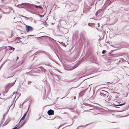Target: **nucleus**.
<instances>
[{"label":"nucleus","mask_w":129,"mask_h":129,"mask_svg":"<svg viewBox=\"0 0 129 129\" xmlns=\"http://www.w3.org/2000/svg\"><path fill=\"white\" fill-rule=\"evenodd\" d=\"M10 12H7L6 13H5L6 14H8L10 13Z\"/></svg>","instance_id":"4be33fe9"},{"label":"nucleus","mask_w":129,"mask_h":129,"mask_svg":"<svg viewBox=\"0 0 129 129\" xmlns=\"http://www.w3.org/2000/svg\"><path fill=\"white\" fill-rule=\"evenodd\" d=\"M125 104V103H124L123 104L117 105H117V106H122V105H124Z\"/></svg>","instance_id":"9b49d317"},{"label":"nucleus","mask_w":129,"mask_h":129,"mask_svg":"<svg viewBox=\"0 0 129 129\" xmlns=\"http://www.w3.org/2000/svg\"><path fill=\"white\" fill-rule=\"evenodd\" d=\"M46 37H48V36H46Z\"/></svg>","instance_id":"f704fd0d"},{"label":"nucleus","mask_w":129,"mask_h":129,"mask_svg":"<svg viewBox=\"0 0 129 129\" xmlns=\"http://www.w3.org/2000/svg\"><path fill=\"white\" fill-rule=\"evenodd\" d=\"M8 123H6V122L5 123H4V124H5V125H6V124H7Z\"/></svg>","instance_id":"5701e85b"},{"label":"nucleus","mask_w":129,"mask_h":129,"mask_svg":"<svg viewBox=\"0 0 129 129\" xmlns=\"http://www.w3.org/2000/svg\"><path fill=\"white\" fill-rule=\"evenodd\" d=\"M116 61L119 63H121L123 61H124V60L123 59L120 58L119 59L116 60Z\"/></svg>","instance_id":"20e7f679"},{"label":"nucleus","mask_w":129,"mask_h":129,"mask_svg":"<svg viewBox=\"0 0 129 129\" xmlns=\"http://www.w3.org/2000/svg\"><path fill=\"white\" fill-rule=\"evenodd\" d=\"M83 92H80L79 94V96H81L83 95Z\"/></svg>","instance_id":"1a4fd4ad"},{"label":"nucleus","mask_w":129,"mask_h":129,"mask_svg":"<svg viewBox=\"0 0 129 129\" xmlns=\"http://www.w3.org/2000/svg\"><path fill=\"white\" fill-rule=\"evenodd\" d=\"M47 113L48 115H52L54 114V112L53 110L50 109L48 111Z\"/></svg>","instance_id":"f03ea898"},{"label":"nucleus","mask_w":129,"mask_h":129,"mask_svg":"<svg viewBox=\"0 0 129 129\" xmlns=\"http://www.w3.org/2000/svg\"><path fill=\"white\" fill-rule=\"evenodd\" d=\"M108 3H109V5H110L111 3V2L109 1L108 2Z\"/></svg>","instance_id":"f3484780"},{"label":"nucleus","mask_w":129,"mask_h":129,"mask_svg":"<svg viewBox=\"0 0 129 129\" xmlns=\"http://www.w3.org/2000/svg\"><path fill=\"white\" fill-rule=\"evenodd\" d=\"M18 59V56H17V60Z\"/></svg>","instance_id":"bb28decb"},{"label":"nucleus","mask_w":129,"mask_h":129,"mask_svg":"<svg viewBox=\"0 0 129 129\" xmlns=\"http://www.w3.org/2000/svg\"><path fill=\"white\" fill-rule=\"evenodd\" d=\"M31 5H33V6H34V5H32V4H30Z\"/></svg>","instance_id":"7c9ffc66"},{"label":"nucleus","mask_w":129,"mask_h":129,"mask_svg":"<svg viewBox=\"0 0 129 129\" xmlns=\"http://www.w3.org/2000/svg\"><path fill=\"white\" fill-rule=\"evenodd\" d=\"M46 24V23L45 22H42L41 23V24L44 25H45Z\"/></svg>","instance_id":"4468645a"},{"label":"nucleus","mask_w":129,"mask_h":129,"mask_svg":"<svg viewBox=\"0 0 129 129\" xmlns=\"http://www.w3.org/2000/svg\"><path fill=\"white\" fill-rule=\"evenodd\" d=\"M39 15L40 16H41V17H43V16H42L41 15Z\"/></svg>","instance_id":"b1692460"},{"label":"nucleus","mask_w":129,"mask_h":129,"mask_svg":"<svg viewBox=\"0 0 129 129\" xmlns=\"http://www.w3.org/2000/svg\"><path fill=\"white\" fill-rule=\"evenodd\" d=\"M99 10H101V11L99 12V15H102L104 13L103 10L102 9H100Z\"/></svg>","instance_id":"0eeeda50"},{"label":"nucleus","mask_w":129,"mask_h":129,"mask_svg":"<svg viewBox=\"0 0 129 129\" xmlns=\"http://www.w3.org/2000/svg\"><path fill=\"white\" fill-rule=\"evenodd\" d=\"M32 35H29V36H32Z\"/></svg>","instance_id":"2f4dec72"},{"label":"nucleus","mask_w":129,"mask_h":129,"mask_svg":"<svg viewBox=\"0 0 129 129\" xmlns=\"http://www.w3.org/2000/svg\"><path fill=\"white\" fill-rule=\"evenodd\" d=\"M108 93L104 95L103 96L105 99L107 100H108L109 98L108 96Z\"/></svg>","instance_id":"423d86ee"},{"label":"nucleus","mask_w":129,"mask_h":129,"mask_svg":"<svg viewBox=\"0 0 129 129\" xmlns=\"http://www.w3.org/2000/svg\"><path fill=\"white\" fill-rule=\"evenodd\" d=\"M35 7L36 8H38V6H37L36 5H34Z\"/></svg>","instance_id":"412c9836"},{"label":"nucleus","mask_w":129,"mask_h":129,"mask_svg":"<svg viewBox=\"0 0 129 129\" xmlns=\"http://www.w3.org/2000/svg\"><path fill=\"white\" fill-rule=\"evenodd\" d=\"M88 24L89 26H92V23H89Z\"/></svg>","instance_id":"2eb2a0df"},{"label":"nucleus","mask_w":129,"mask_h":129,"mask_svg":"<svg viewBox=\"0 0 129 129\" xmlns=\"http://www.w3.org/2000/svg\"><path fill=\"white\" fill-rule=\"evenodd\" d=\"M9 49L10 50L13 49V51L15 49L14 48H13L12 47H10Z\"/></svg>","instance_id":"f8f14e48"},{"label":"nucleus","mask_w":129,"mask_h":129,"mask_svg":"<svg viewBox=\"0 0 129 129\" xmlns=\"http://www.w3.org/2000/svg\"><path fill=\"white\" fill-rule=\"evenodd\" d=\"M16 81L13 83V84H15V81Z\"/></svg>","instance_id":"c85d7f7f"},{"label":"nucleus","mask_w":129,"mask_h":129,"mask_svg":"<svg viewBox=\"0 0 129 129\" xmlns=\"http://www.w3.org/2000/svg\"><path fill=\"white\" fill-rule=\"evenodd\" d=\"M51 39L52 40H53V39H52L51 38Z\"/></svg>","instance_id":"72a5a7b5"},{"label":"nucleus","mask_w":129,"mask_h":129,"mask_svg":"<svg viewBox=\"0 0 129 129\" xmlns=\"http://www.w3.org/2000/svg\"><path fill=\"white\" fill-rule=\"evenodd\" d=\"M38 8H39L40 9H41L42 8L40 6H38Z\"/></svg>","instance_id":"aec40b11"},{"label":"nucleus","mask_w":129,"mask_h":129,"mask_svg":"<svg viewBox=\"0 0 129 129\" xmlns=\"http://www.w3.org/2000/svg\"><path fill=\"white\" fill-rule=\"evenodd\" d=\"M29 106H30V105H29V106H28V110H27V112L28 111V110L29 109Z\"/></svg>","instance_id":"a878e982"},{"label":"nucleus","mask_w":129,"mask_h":129,"mask_svg":"<svg viewBox=\"0 0 129 129\" xmlns=\"http://www.w3.org/2000/svg\"><path fill=\"white\" fill-rule=\"evenodd\" d=\"M74 99H75V97H74Z\"/></svg>","instance_id":"473e14b6"},{"label":"nucleus","mask_w":129,"mask_h":129,"mask_svg":"<svg viewBox=\"0 0 129 129\" xmlns=\"http://www.w3.org/2000/svg\"><path fill=\"white\" fill-rule=\"evenodd\" d=\"M31 81H29L28 82V84H30L31 83Z\"/></svg>","instance_id":"6ab92c4d"},{"label":"nucleus","mask_w":129,"mask_h":129,"mask_svg":"<svg viewBox=\"0 0 129 129\" xmlns=\"http://www.w3.org/2000/svg\"><path fill=\"white\" fill-rule=\"evenodd\" d=\"M4 116H5V115H4L3 116V118H4Z\"/></svg>","instance_id":"c756f323"},{"label":"nucleus","mask_w":129,"mask_h":129,"mask_svg":"<svg viewBox=\"0 0 129 129\" xmlns=\"http://www.w3.org/2000/svg\"><path fill=\"white\" fill-rule=\"evenodd\" d=\"M101 10H98L96 13V14H95V15L96 16H97L99 14V12L100 11H101Z\"/></svg>","instance_id":"9d476101"},{"label":"nucleus","mask_w":129,"mask_h":129,"mask_svg":"<svg viewBox=\"0 0 129 129\" xmlns=\"http://www.w3.org/2000/svg\"><path fill=\"white\" fill-rule=\"evenodd\" d=\"M39 52H40L39 51H38V52H37V53H39Z\"/></svg>","instance_id":"cd10ccee"},{"label":"nucleus","mask_w":129,"mask_h":129,"mask_svg":"<svg viewBox=\"0 0 129 129\" xmlns=\"http://www.w3.org/2000/svg\"><path fill=\"white\" fill-rule=\"evenodd\" d=\"M97 24L98 25V27H99L100 26V25L99 23H98Z\"/></svg>","instance_id":"393cba45"},{"label":"nucleus","mask_w":129,"mask_h":129,"mask_svg":"<svg viewBox=\"0 0 129 129\" xmlns=\"http://www.w3.org/2000/svg\"><path fill=\"white\" fill-rule=\"evenodd\" d=\"M25 28L27 32L31 31L33 30V28L32 27L28 25H27L26 26Z\"/></svg>","instance_id":"f257e3e1"},{"label":"nucleus","mask_w":129,"mask_h":129,"mask_svg":"<svg viewBox=\"0 0 129 129\" xmlns=\"http://www.w3.org/2000/svg\"><path fill=\"white\" fill-rule=\"evenodd\" d=\"M90 10V8L89 7H87L86 8H84L83 11L84 12H88Z\"/></svg>","instance_id":"39448f33"},{"label":"nucleus","mask_w":129,"mask_h":129,"mask_svg":"<svg viewBox=\"0 0 129 129\" xmlns=\"http://www.w3.org/2000/svg\"><path fill=\"white\" fill-rule=\"evenodd\" d=\"M106 52V50H103L102 52V53L103 54H104Z\"/></svg>","instance_id":"ddd939ff"},{"label":"nucleus","mask_w":129,"mask_h":129,"mask_svg":"<svg viewBox=\"0 0 129 129\" xmlns=\"http://www.w3.org/2000/svg\"><path fill=\"white\" fill-rule=\"evenodd\" d=\"M26 115V113L24 114V115L23 116L22 118H21V119L20 120V121L19 122V123L20 122L21 120H23L24 119Z\"/></svg>","instance_id":"6e6552de"},{"label":"nucleus","mask_w":129,"mask_h":129,"mask_svg":"<svg viewBox=\"0 0 129 129\" xmlns=\"http://www.w3.org/2000/svg\"><path fill=\"white\" fill-rule=\"evenodd\" d=\"M106 94H107V92L104 90H103L100 92V94L102 96H103Z\"/></svg>","instance_id":"7ed1b4c3"},{"label":"nucleus","mask_w":129,"mask_h":129,"mask_svg":"<svg viewBox=\"0 0 129 129\" xmlns=\"http://www.w3.org/2000/svg\"><path fill=\"white\" fill-rule=\"evenodd\" d=\"M22 16L23 17H24L26 18H27V19H29V18H28V17H26L24 16Z\"/></svg>","instance_id":"a211bd4d"},{"label":"nucleus","mask_w":129,"mask_h":129,"mask_svg":"<svg viewBox=\"0 0 129 129\" xmlns=\"http://www.w3.org/2000/svg\"><path fill=\"white\" fill-rule=\"evenodd\" d=\"M29 19L31 21H32L33 19V18L31 17H29Z\"/></svg>","instance_id":"dca6fc26"}]
</instances>
